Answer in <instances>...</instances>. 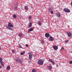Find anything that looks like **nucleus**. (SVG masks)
<instances>
[{
	"label": "nucleus",
	"instance_id": "nucleus-40",
	"mask_svg": "<svg viewBox=\"0 0 72 72\" xmlns=\"http://www.w3.org/2000/svg\"><path fill=\"white\" fill-rule=\"evenodd\" d=\"M71 5L72 6V2H71Z\"/></svg>",
	"mask_w": 72,
	"mask_h": 72
},
{
	"label": "nucleus",
	"instance_id": "nucleus-35",
	"mask_svg": "<svg viewBox=\"0 0 72 72\" xmlns=\"http://www.w3.org/2000/svg\"><path fill=\"white\" fill-rule=\"evenodd\" d=\"M56 66L57 68L58 67V65H57Z\"/></svg>",
	"mask_w": 72,
	"mask_h": 72
},
{
	"label": "nucleus",
	"instance_id": "nucleus-14",
	"mask_svg": "<svg viewBox=\"0 0 72 72\" xmlns=\"http://www.w3.org/2000/svg\"><path fill=\"white\" fill-rule=\"evenodd\" d=\"M7 70H10V66H8L6 68Z\"/></svg>",
	"mask_w": 72,
	"mask_h": 72
},
{
	"label": "nucleus",
	"instance_id": "nucleus-41",
	"mask_svg": "<svg viewBox=\"0 0 72 72\" xmlns=\"http://www.w3.org/2000/svg\"><path fill=\"white\" fill-rule=\"evenodd\" d=\"M1 28H0V30H1Z\"/></svg>",
	"mask_w": 72,
	"mask_h": 72
},
{
	"label": "nucleus",
	"instance_id": "nucleus-29",
	"mask_svg": "<svg viewBox=\"0 0 72 72\" xmlns=\"http://www.w3.org/2000/svg\"><path fill=\"white\" fill-rule=\"evenodd\" d=\"M19 47L20 48H22V46L20 44H19Z\"/></svg>",
	"mask_w": 72,
	"mask_h": 72
},
{
	"label": "nucleus",
	"instance_id": "nucleus-32",
	"mask_svg": "<svg viewBox=\"0 0 72 72\" xmlns=\"http://www.w3.org/2000/svg\"><path fill=\"white\" fill-rule=\"evenodd\" d=\"M20 54H21V55H23V52H21V53Z\"/></svg>",
	"mask_w": 72,
	"mask_h": 72
},
{
	"label": "nucleus",
	"instance_id": "nucleus-23",
	"mask_svg": "<svg viewBox=\"0 0 72 72\" xmlns=\"http://www.w3.org/2000/svg\"><path fill=\"white\" fill-rule=\"evenodd\" d=\"M12 53H15V51L14 50H12Z\"/></svg>",
	"mask_w": 72,
	"mask_h": 72
},
{
	"label": "nucleus",
	"instance_id": "nucleus-38",
	"mask_svg": "<svg viewBox=\"0 0 72 72\" xmlns=\"http://www.w3.org/2000/svg\"><path fill=\"white\" fill-rule=\"evenodd\" d=\"M1 66H0V69H1Z\"/></svg>",
	"mask_w": 72,
	"mask_h": 72
},
{
	"label": "nucleus",
	"instance_id": "nucleus-34",
	"mask_svg": "<svg viewBox=\"0 0 72 72\" xmlns=\"http://www.w3.org/2000/svg\"><path fill=\"white\" fill-rule=\"evenodd\" d=\"M28 44H26V47H28Z\"/></svg>",
	"mask_w": 72,
	"mask_h": 72
},
{
	"label": "nucleus",
	"instance_id": "nucleus-25",
	"mask_svg": "<svg viewBox=\"0 0 72 72\" xmlns=\"http://www.w3.org/2000/svg\"><path fill=\"white\" fill-rule=\"evenodd\" d=\"M3 62V58L0 57V63Z\"/></svg>",
	"mask_w": 72,
	"mask_h": 72
},
{
	"label": "nucleus",
	"instance_id": "nucleus-7",
	"mask_svg": "<svg viewBox=\"0 0 72 72\" xmlns=\"http://www.w3.org/2000/svg\"><path fill=\"white\" fill-rule=\"evenodd\" d=\"M53 48L54 50H58V46L56 45L53 46Z\"/></svg>",
	"mask_w": 72,
	"mask_h": 72
},
{
	"label": "nucleus",
	"instance_id": "nucleus-28",
	"mask_svg": "<svg viewBox=\"0 0 72 72\" xmlns=\"http://www.w3.org/2000/svg\"><path fill=\"white\" fill-rule=\"evenodd\" d=\"M50 12H51V14H54V12H53V11H50Z\"/></svg>",
	"mask_w": 72,
	"mask_h": 72
},
{
	"label": "nucleus",
	"instance_id": "nucleus-5",
	"mask_svg": "<svg viewBox=\"0 0 72 72\" xmlns=\"http://www.w3.org/2000/svg\"><path fill=\"white\" fill-rule=\"evenodd\" d=\"M66 33L68 37H71L72 36V34L71 33L69 32H66Z\"/></svg>",
	"mask_w": 72,
	"mask_h": 72
},
{
	"label": "nucleus",
	"instance_id": "nucleus-9",
	"mask_svg": "<svg viewBox=\"0 0 72 72\" xmlns=\"http://www.w3.org/2000/svg\"><path fill=\"white\" fill-rule=\"evenodd\" d=\"M49 61V62H51V63L53 64V65H55V62L53 60H52L51 59H49L48 60Z\"/></svg>",
	"mask_w": 72,
	"mask_h": 72
},
{
	"label": "nucleus",
	"instance_id": "nucleus-13",
	"mask_svg": "<svg viewBox=\"0 0 72 72\" xmlns=\"http://www.w3.org/2000/svg\"><path fill=\"white\" fill-rule=\"evenodd\" d=\"M38 24H39V26H41L42 25V22H41V21H38Z\"/></svg>",
	"mask_w": 72,
	"mask_h": 72
},
{
	"label": "nucleus",
	"instance_id": "nucleus-15",
	"mask_svg": "<svg viewBox=\"0 0 72 72\" xmlns=\"http://www.w3.org/2000/svg\"><path fill=\"white\" fill-rule=\"evenodd\" d=\"M19 37H22V36H23V34L20 33H19Z\"/></svg>",
	"mask_w": 72,
	"mask_h": 72
},
{
	"label": "nucleus",
	"instance_id": "nucleus-39",
	"mask_svg": "<svg viewBox=\"0 0 72 72\" xmlns=\"http://www.w3.org/2000/svg\"><path fill=\"white\" fill-rule=\"evenodd\" d=\"M1 47L0 46V50H1Z\"/></svg>",
	"mask_w": 72,
	"mask_h": 72
},
{
	"label": "nucleus",
	"instance_id": "nucleus-1",
	"mask_svg": "<svg viewBox=\"0 0 72 72\" xmlns=\"http://www.w3.org/2000/svg\"><path fill=\"white\" fill-rule=\"evenodd\" d=\"M6 27L7 28V29L10 30L11 31H13V28H12L11 27H13L14 26H13V25H12L11 23L9 22L8 24V25H6Z\"/></svg>",
	"mask_w": 72,
	"mask_h": 72
},
{
	"label": "nucleus",
	"instance_id": "nucleus-33",
	"mask_svg": "<svg viewBox=\"0 0 72 72\" xmlns=\"http://www.w3.org/2000/svg\"><path fill=\"white\" fill-rule=\"evenodd\" d=\"M69 63H70V64H72V61H70Z\"/></svg>",
	"mask_w": 72,
	"mask_h": 72
},
{
	"label": "nucleus",
	"instance_id": "nucleus-8",
	"mask_svg": "<svg viewBox=\"0 0 72 72\" xmlns=\"http://www.w3.org/2000/svg\"><path fill=\"white\" fill-rule=\"evenodd\" d=\"M56 15L57 17H60L61 16L59 12H57L56 14Z\"/></svg>",
	"mask_w": 72,
	"mask_h": 72
},
{
	"label": "nucleus",
	"instance_id": "nucleus-19",
	"mask_svg": "<svg viewBox=\"0 0 72 72\" xmlns=\"http://www.w3.org/2000/svg\"><path fill=\"white\" fill-rule=\"evenodd\" d=\"M49 12H50L52 10V8H51L49 7L48 9Z\"/></svg>",
	"mask_w": 72,
	"mask_h": 72
},
{
	"label": "nucleus",
	"instance_id": "nucleus-21",
	"mask_svg": "<svg viewBox=\"0 0 72 72\" xmlns=\"http://www.w3.org/2000/svg\"><path fill=\"white\" fill-rule=\"evenodd\" d=\"M32 72H37L36 70V69H33V70H32Z\"/></svg>",
	"mask_w": 72,
	"mask_h": 72
},
{
	"label": "nucleus",
	"instance_id": "nucleus-36",
	"mask_svg": "<svg viewBox=\"0 0 72 72\" xmlns=\"http://www.w3.org/2000/svg\"><path fill=\"white\" fill-rule=\"evenodd\" d=\"M22 53H23L24 54L25 53V51H23Z\"/></svg>",
	"mask_w": 72,
	"mask_h": 72
},
{
	"label": "nucleus",
	"instance_id": "nucleus-4",
	"mask_svg": "<svg viewBox=\"0 0 72 72\" xmlns=\"http://www.w3.org/2000/svg\"><path fill=\"white\" fill-rule=\"evenodd\" d=\"M28 54L29 59H32V55L31 52L29 53Z\"/></svg>",
	"mask_w": 72,
	"mask_h": 72
},
{
	"label": "nucleus",
	"instance_id": "nucleus-2",
	"mask_svg": "<svg viewBox=\"0 0 72 72\" xmlns=\"http://www.w3.org/2000/svg\"><path fill=\"white\" fill-rule=\"evenodd\" d=\"M37 63L39 65H42L44 63V62L41 59L38 60Z\"/></svg>",
	"mask_w": 72,
	"mask_h": 72
},
{
	"label": "nucleus",
	"instance_id": "nucleus-17",
	"mask_svg": "<svg viewBox=\"0 0 72 72\" xmlns=\"http://www.w3.org/2000/svg\"><path fill=\"white\" fill-rule=\"evenodd\" d=\"M32 26V23L30 22L28 26V27L29 28H30V27H31V26Z\"/></svg>",
	"mask_w": 72,
	"mask_h": 72
},
{
	"label": "nucleus",
	"instance_id": "nucleus-37",
	"mask_svg": "<svg viewBox=\"0 0 72 72\" xmlns=\"http://www.w3.org/2000/svg\"><path fill=\"white\" fill-rule=\"evenodd\" d=\"M33 56L34 57H36V55H34Z\"/></svg>",
	"mask_w": 72,
	"mask_h": 72
},
{
	"label": "nucleus",
	"instance_id": "nucleus-12",
	"mask_svg": "<svg viewBox=\"0 0 72 72\" xmlns=\"http://www.w3.org/2000/svg\"><path fill=\"white\" fill-rule=\"evenodd\" d=\"M33 31V29L32 28H30L28 29V33H29L30 32H31V31Z\"/></svg>",
	"mask_w": 72,
	"mask_h": 72
},
{
	"label": "nucleus",
	"instance_id": "nucleus-6",
	"mask_svg": "<svg viewBox=\"0 0 72 72\" xmlns=\"http://www.w3.org/2000/svg\"><path fill=\"white\" fill-rule=\"evenodd\" d=\"M50 36V34L48 33H47L45 34V37L46 38H49Z\"/></svg>",
	"mask_w": 72,
	"mask_h": 72
},
{
	"label": "nucleus",
	"instance_id": "nucleus-31",
	"mask_svg": "<svg viewBox=\"0 0 72 72\" xmlns=\"http://www.w3.org/2000/svg\"><path fill=\"white\" fill-rule=\"evenodd\" d=\"M68 41H69V40H66L65 41V42H66V43H67V42H68Z\"/></svg>",
	"mask_w": 72,
	"mask_h": 72
},
{
	"label": "nucleus",
	"instance_id": "nucleus-3",
	"mask_svg": "<svg viewBox=\"0 0 72 72\" xmlns=\"http://www.w3.org/2000/svg\"><path fill=\"white\" fill-rule=\"evenodd\" d=\"M64 11L66 13H69L70 12V10L68 9V8H64Z\"/></svg>",
	"mask_w": 72,
	"mask_h": 72
},
{
	"label": "nucleus",
	"instance_id": "nucleus-30",
	"mask_svg": "<svg viewBox=\"0 0 72 72\" xmlns=\"http://www.w3.org/2000/svg\"><path fill=\"white\" fill-rule=\"evenodd\" d=\"M64 50V48L63 47H62L61 49V50Z\"/></svg>",
	"mask_w": 72,
	"mask_h": 72
},
{
	"label": "nucleus",
	"instance_id": "nucleus-11",
	"mask_svg": "<svg viewBox=\"0 0 72 72\" xmlns=\"http://www.w3.org/2000/svg\"><path fill=\"white\" fill-rule=\"evenodd\" d=\"M18 6V4H16V5H15V6L14 7V9L16 10H17Z\"/></svg>",
	"mask_w": 72,
	"mask_h": 72
},
{
	"label": "nucleus",
	"instance_id": "nucleus-18",
	"mask_svg": "<svg viewBox=\"0 0 72 72\" xmlns=\"http://www.w3.org/2000/svg\"><path fill=\"white\" fill-rule=\"evenodd\" d=\"M17 62L18 63H19L20 64H22V61H21V60H19Z\"/></svg>",
	"mask_w": 72,
	"mask_h": 72
},
{
	"label": "nucleus",
	"instance_id": "nucleus-26",
	"mask_svg": "<svg viewBox=\"0 0 72 72\" xmlns=\"http://www.w3.org/2000/svg\"><path fill=\"white\" fill-rule=\"evenodd\" d=\"M28 18L30 20H31L32 19V16H29L28 17Z\"/></svg>",
	"mask_w": 72,
	"mask_h": 72
},
{
	"label": "nucleus",
	"instance_id": "nucleus-16",
	"mask_svg": "<svg viewBox=\"0 0 72 72\" xmlns=\"http://www.w3.org/2000/svg\"><path fill=\"white\" fill-rule=\"evenodd\" d=\"M48 68L50 70L52 69V67L50 65L48 67Z\"/></svg>",
	"mask_w": 72,
	"mask_h": 72
},
{
	"label": "nucleus",
	"instance_id": "nucleus-24",
	"mask_svg": "<svg viewBox=\"0 0 72 72\" xmlns=\"http://www.w3.org/2000/svg\"><path fill=\"white\" fill-rule=\"evenodd\" d=\"M24 8L25 10H28V7H27V6H25L24 7Z\"/></svg>",
	"mask_w": 72,
	"mask_h": 72
},
{
	"label": "nucleus",
	"instance_id": "nucleus-20",
	"mask_svg": "<svg viewBox=\"0 0 72 72\" xmlns=\"http://www.w3.org/2000/svg\"><path fill=\"white\" fill-rule=\"evenodd\" d=\"M14 18L15 19L17 18V15H14L13 16Z\"/></svg>",
	"mask_w": 72,
	"mask_h": 72
},
{
	"label": "nucleus",
	"instance_id": "nucleus-10",
	"mask_svg": "<svg viewBox=\"0 0 72 72\" xmlns=\"http://www.w3.org/2000/svg\"><path fill=\"white\" fill-rule=\"evenodd\" d=\"M49 40L50 41H54V38H53V37L51 36L49 37Z\"/></svg>",
	"mask_w": 72,
	"mask_h": 72
},
{
	"label": "nucleus",
	"instance_id": "nucleus-27",
	"mask_svg": "<svg viewBox=\"0 0 72 72\" xmlns=\"http://www.w3.org/2000/svg\"><path fill=\"white\" fill-rule=\"evenodd\" d=\"M19 60V58H17L16 59V62H18V61Z\"/></svg>",
	"mask_w": 72,
	"mask_h": 72
},
{
	"label": "nucleus",
	"instance_id": "nucleus-22",
	"mask_svg": "<svg viewBox=\"0 0 72 72\" xmlns=\"http://www.w3.org/2000/svg\"><path fill=\"white\" fill-rule=\"evenodd\" d=\"M1 63V65L2 66H4V63H3V62H0Z\"/></svg>",
	"mask_w": 72,
	"mask_h": 72
}]
</instances>
